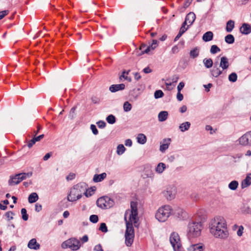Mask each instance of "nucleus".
I'll use <instances>...</instances> for the list:
<instances>
[{"label":"nucleus","mask_w":251,"mask_h":251,"mask_svg":"<svg viewBox=\"0 0 251 251\" xmlns=\"http://www.w3.org/2000/svg\"><path fill=\"white\" fill-rule=\"evenodd\" d=\"M210 232L215 238L225 239L228 236L226 222L222 216L212 219L209 225Z\"/></svg>","instance_id":"f257e3e1"},{"label":"nucleus","mask_w":251,"mask_h":251,"mask_svg":"<svg viewBox=\"0 0 251 251\" xmlns=\"http://www.w3.org/2000/svg\"><path fill=\"white\" fill-rule=\"evenodd\" d=\"M137 215V203L131 201L130 203V209L126 210L124 216V219L126 224L125 235H134L133 224H136Z\"/></svg>","instance_id":"f03ea898"},{"label":"nucleus","mask_w":251,"mask_h":251,"mask_svg":"<svg viewBox=\"0 0 251 251\" xmlns=\"http://www.w3.org/2000/svg\"><path fill=\"white\" fill-rule=\"evenodd\" d=\"M87 185L85 182H80L75 185L71 189L70 194L67 197L69 201H75L80 199L82 194H84L86 197H89L92 196V194H88V191H86Z\"/></svg>","instance_id":"7ed1b4c3"},{"label":"nucleus","mask_w":251,"mask_h":251,"mask_svg":"<svg viewBox=\"0 0 251 251\" xmlns=\"http://www.w3.org/2000/svg\"><path fill=\"white\" fill-rule=\"evenodd\" d=\"M202 228L201 222H191L188 226L187 235L189 238H195L201 235Z\"/></svg>","instance_id":"20e7f679"},{"label":"nucleus","mask_w":251,"mask_h":251,"mask_svg":"<svg viewBox=\"0 0 251 251\" xmlns=\"http://www.w3.org/2000/svg\"><path fill=\"white\" fill-rule=\"evenodd\" d=\"M172 214H173V210L171 207L169 205H166L158 209L155 214V218L159 222H164Z\"/></svg>","instance_id":"39448f33"},{"label":"nucleus","mask_w":251,"mask_h":251,"mask_svg":"<svg viewBox=\"0 0 251 251\" xmlns=\"http://www.w3.org/2000/svg\"><path fill=\"white\" fill-rule=\"evenodd\" d=\"M80 246V241L75 238L69 239L63 242L61 244V247L63 249L70 248L74 251H77Z\"/></svg>","instance_id":"423d86ee"},{"label":"nucleus","mask_w":251,"mask_h":251,"mask_svg":"<svg viewBox=\"0 0 251 251\" xmlns=\"http://www.w3.org/2000/svg\"><path fill=\"white\" fill-rule=\"evenodd\" d=\"M32 175V172L23 173L15 175L13 176H10V179L8 181L9 185H15L19 184L22 181L27 178H29Z\"/></svg>","instance_id":"0eeeda50"},{"label":"nucleus","mask_w":251,"mask_h":251,"mask_svg":"<svg viewBox=\"0 0 251 251\" xmlns=\"http://www.w3.org/2000/svg\"><path fill=\"white\" fill-rule=\"evenodd\" d=\"M170 242L174 251H182V246L178 234L173 232L170 236Z\"/></svg>","instance_id":"6e6552de"},{"label":"nucleus","mask_w":251,"mask_h":251,"mask_svg":"<svg viewBox=\"0 0 251 251\" xmlns=\"http://www.w3.org/2000/svg\"><path fill=\"white\" fill-rule=\"evenodd\" d=\"M114 204V201L108 197L100 198L97 201V204L98 207L108 209L111 207Z\"/></svg>","instance_id":"1a4fd4ad"},{"label":"nucleus","mask_w":251,"mask_h":251,"mask_svg":"<svg viewBox=\"0 0 251 251\" xmlns=\"http://www.w3.org/2000/svg\"><path fill=\"white\" fill-rule=\"evenodd\" d=\"M176 188L174 185H169L163 192V194L168 200H172L175 198Z\"/></svg>","instance_id":"9d476101"},{"label":"nucleus","mask_w":251,"mask_h":251,"mask_svg":"<svg viewBox=\"0 0 251 251\" xmlns=\"http://www.w3.org/2000/svg\"><path fill=\"white\" fill-rule=\"evenodd\" d=\"M173 214L180 220H184L187 217V213L180 208H177L173 211Z\"/></svg>","instance_id":"9b49d317"},{"label":"nucleus","mask_w":251,"mask_h":251,"mask_svg":"<svg viewBox=\"0 0 251 251\" xmlns=\"http://www.w3.org/2000/svg\"><path fill=\"white\" fill-rule=\"evenodd\" d=\"M218 65V62H215L213 68L210 70L211 75L213 77H218L223 73V70H221Z\"/></svg>","instance_id":"f8f14e48"},{"label":"nucleus","mask_w":251,"mask_h":251,"mask_svg":"<svg viewBox=\"0 0 251 251\" xmlns=\"http://www.w3.org/2000/svg\"><path fill=\"white\" fill-rule=\"evenodd\" d=\"M171 139L166 138L163 139L162 142L161 143L160 146L159 150L162 152H164L166 150L169 148V145L170 144Z\"/></svg>","instance_id":"ddd939ff"},{"label":"nucleus","mask_w":251,"mask_h":251,"mask_svg":"<svg viewBox=\"0 0 251 251\" xmlns=\"http://www.w3.org/2000/svg\"><path fill=\"white\" fill-rule=\"evenodd\" d=\"M125 88V85L123 83L113 84L109 87V90L112 93H115L120 90H123Z\"/></svg>","instance_id":"4468645a"},{"label":"nucleus","mask_w":251,"mask_h":251,"mask_svg":"<svg viewBox=\"0 0 251 251\" xmlns=\"http://www.w3.org/2000/svg\"><path fill=\"white\" fill-rule=\"evenodd\" d=\"M27 246L29 249L35 250H39L40 247V244L37 242L36 239L35 238H33L29 241Z\"/></svg>","instance_id":"2eb2a0df"},{"label":"nucleus","mask_w":251,"mask_h":251,"mask_svg":"<svg viewBox=\"0 0 251 251\" xmlns=\"http://www.w3.org/2000/svg\"><path fill=\"white\" fill-rule=\"evenodd\" d=\"M228 59L226 56H223L221 58L220 67L222 68V70H226L229 67Z\"/></svg>","instance_id":"dca6fc26"},{"label":"nucleus","mask_w":251,"mask_h":251,"mask_svg":"<svg viewBox=\"0 0 251 251\" xmlns=\"http://www.w3.org/2000/svg\"><path fill=\"white\" fill-rule=\"evenodd\" d=\"M204 246L202 244H197L191 245L188 249V251H202Z\"/></svg>","instance_id":"f3484780"},{"label":"nucleus","mask_w":251,"mask_h":251,"mask_svg":"<svg viewBox=\"0 0 251 251\" xmlns=\"http://www.w3.org/2000/svg\"><path fill=\"white\" fill-rule=\"evenodd\" d=\"M240 31L243 34L248 35L251 32V26L249 24L244 23L240 28Z\"/></svg>","instance_id":"a211bd4d"},{"label":"nucleus","mask_w":251,"mask_h":251,"mask_svg":"<svg viewBox=\"0 0 251 251\" xmlns=\"http://www.w3.org/2000/svg\"><path fill=\"white\" fill-rule=\"evenodd\" d=\"M251 184V174L247 175L246 178L242 181L241 188L242 189L249 187Z\"/></svg>","instance_id":"6ab92c4d"},{"label":"nucleus","mask_w":251,"mask_h":251,"mask_svg":"<svg viewBox=\"0 0 251 251\" xmlns=\"http://www.w3.org/2000/svg\"><path fill=\"white\" fill-rule=\"evenodd\" d=\"M196 19L195 14L193 12L189 13L185 17V20L189 24V26L191 25L194 22Z\"/></svg>","instance_id":"aec40b11"},{"label":"nucleus","mask_w":251,"mask_h":251,"mask_svg":"<svg viewBox=\"0 0 251 251\" xmlns=\"http://www.w3.org/2000/svg\"><path fill=\"white\" fill-rule=\"evenodd\" d=\"M106 176L107 175L105 173H103L100 175L96 174L94 176L93 180L95 182H100L106 178Z\"/></svg>","instance_id":"412c9836"},{"label":"nucleus","mask_w":251,"mask_h":251,"mask_svg":"<svg viewBox=\"0 0 251 251\" xmlns=\"http://www.w3.org/2000/svg\"><path fill=\"white\" fill-rule=\"evenodd\" d=\"M213 38V33L212 31H207L205 32L202 36V40L204 42H209L211 41Z\"/></svg>","instance_id":"4be33fe9"},{"label":"nucleus","mask_w":251,"mask_h":251,"mask_svg":"<svg viewBox=\"0 0 251 251\" xmlns=\"http://www.w3.org/2000/svg\"><path fill=\"white\" fill-rule=\"evenodd\" d=\"M134 235H125V243L127 247H130L133 242Z\"/></svg>","instance_id":"5701e85b"},{"label":"nucleus","mask_w":251,"mask_h":251,"mask_svg":"<svg viewBox=\"0 0 251 251\" xmlns=\"http://www.w3.org/2000/svg\"><path fill=\"white\" fill-rule=\"evenodd\" d=\"M190 126L191 124L190 122H186L180 125L179 126V129L181 132H184L189 129Z\"/></svg>","instance_id":"b1692460"},{"label":"nucleus","mask_w":251,"mask_h":251,"mask_svg":"<svg viewBox=\"0 0 251 251\" xmlns=\"http://www.w3.org/2000/svg\"><path fill=\"white\" fill-rule=\"evenodd\" d=\"M200 48L197 47H195L194 49L190 50V57L194 59L196 57H197L200 53Z\"/></svg>","instance_id":"393cba45"},{"label":"nucleus","mask_w":251,"mask_h":251,"mask_svg":"<svg viewBox=\"0 0 251 251\" xmlns=\"http://www.w3.org/2000/svg\"><path fill=\"white\" fill-rule=\"evenodd\" d=\"M166 169V165L164 163H159L155 168V171L158 174H162Z\"/></svg>","instance_id":"a878e982"},{"label":"nucleus","mask_w":251,"mask_h":251,"mask_svg":"<svg viewBox=\"0 0 251 251\" xmlns=\"http://www.w3.org/2000/svg\"><path fill=\"white\" fill-rule=\"evenodd\" d=\"M168 115V112L166 111H163L160 112L158 114V120L160 122H163V121H165L167 119Z\"/></svg>","instance_id":"bb28decb"},{"label":"nucleus","mask_w":251,"mask_h":251,"mask_svg":"<svg viewBox=\"0 0 251 251\" xmlns=\"http://www.w3.org/2000/svg\"><path fill=\"white\" fill-rule=\"evenodd\" d=\"M203 63L204 66L207 68H210L213 65V60L211 58H204L203 60Z\"/></svg>","instance_id":"cd10ccee"},{"label":"nucleus","mask_w":251,"mask_h":251,"mask_svg":"<svg viewBox=\"0 0 251 251\" xmlns=\"http://www.w3.org/2000/svg\"><path fill=\"white\" fill-rule=\"evenodd\" d=\"M38 199V196L36 193H32L28 196V200L29 203L36 202Z\"/></svg>","instance_id":"c85d7f7f"},{"label":"nucleus","mask_w":251,"mask_h":251,"mask_svg":"<svg viewBox=\"0 0 251 251\" xmlns=\"http://www.w3.org/2000/svg\"><path fill=\"white\" fill-rule=\"evenodd\" d=\"M241 211L243 214H249L251 213V209L247 204H244L241 207Z\"/></svg>","instance_id":"c756f323"},{"label":"nucleus","mask_w":251,"mask_h":251,"mask_svg":"<svg viewBox=\"0 0 251 251\" xmlns=\"http://www.w3.org/2000/svg\"><path fill=\"white\" fill-rule=\"evenodd\" d=\"M234 27V22L233 20H229L226 23V30L228 32L232 31Z\"/></svg>","instance_id":"7c9ffc66"},{"label":"nucleus","mask_w":251,"mask_h":251,"mask_svg":"<svg viewBox=\"0 0 251 251\" xmlns=\"http://www.w3.org/2000/svg\"><path fill=\"white\" fill-rule=\"evenodd\" d=\"M137 142L141 144H144L147 141L146 136L142 133H140L138 135L137 137Z\"/></svg>","instance_id":"2f4dec72"},{"label":"nucleus","mask_w":251,"mask_h":251,"mask_svg":"<svg viewBox=\"0 0 251 251\" xmlns=\"http://www.w3.org/2000/svg\"><path fill=\"white\" fill-rule=\"evenodd\" d=\"M246 134H245L242 137H241L239 139V143L241 145L246 146L249 145V141H248V138L246 137Z\"/></svg>","instance_id":"473e14b6"},{"label":"nucleus","mask_w":251,"mask_h":251,"mask_svg":"<svg viewBox=\"0 0 251 251\" xmlns=\"http://www.w3.org/2000/svg\"><path fill=\"white\" fill-rule=\"evenodd\" d=\"M234 37L232 34H228L225 37V41L228 44H233L234 42Z\"/></svg>","instance_id":"72a5a7b5"},{"label":"nucleus","mask_w":251,"mask_h":251,"mask_svg":"<svg viewBox=\"0 0 251 251\" xmlns=\"http://www.w3.org/2000/svg\"><path fill=\"white\" fill-rule=\"evenodd\" d=\"M238 182L236 180H233L228 184V187L232 190H235L238 186Z\"/></svg>","instance_id":"f704fd0d"},{"label":"nucleus","mask_w":251,"mask_h":251,"mask_svg":"<svg viewBox=\"0 0 251 251\" xmlns=\"http://www.w3.org/2000/svg\"><path fill=\"white\" fill-rule=\"evenodd\" d=\"M237 227H238V230H237V234L238 236L240 237L243 235L244 228L243 226H238L237 225H235L233 226V229H235V228Z\"/></svg>","instance_id":"c9c22d12"},{"label":"nucleus","mask_w":251,"mask_h":251,"mask_svg":"<svg viewBox=\"0 0 251 251\" xmlns=\"http://www.w3.org/2000/svg\"><path fill=\"white\" fill-rule=\"evenodd\" d=\"M126 148L123 145H119L117 148V153L119 155L122 154L125 151Z\"/></svg>","instance_id":"e433bc0d"},{"label":"nucleus","mask_w":251,"mask_h":251,"mask_svg":"<svg viewBox=\"0 0 251 251\" xmlns=\"http://www.w3.org/2000/svg\"><path fill=\"white\" fill-rule=\"evenodd\" d=\"M132 105L128 101L125 102L123 105V108L125 112H128L130 111Z\"/></svg>","instance_id":"4c0bfd02"},{"label":"nucleus","mask_w":251,"mask_h":251,"mask_svg":"<svg viewBox=\"0 0 251 251\" xmlns=\"http://www.w3.org/2000/svg\"><path fill=\"white\" fill-rule=\"evenodd\" d=\"M106 121L109 124H113L116 122V118L114 115L111 114L107 117Z\"/></svg>","instance_id":"58836bf2"},{"label":"nucleus","mask_w":251,"mask_h":251,"mask_svg":"<svg viewBox=\"0 0 251 251\" xmlns=\"http://www.w3.org/2000/svg\"><path fill=\"white\" fill-rule=\"evenodd\" d=\"M237 79V75L235 73H232L228 76V80L232 82H235Z\"/></svg>","instance_id":"ea45409f"},{"label":"nucleus","mask_w":251,"mask_h":251,"mask_svg":"<svg viewBox=\"0 0 251 251\" xmlns=\"http://www.w3.org/2000/svg\"><path fill=\"white\" fill-rule=\"evenodd\" d=\"M221 50L220 49L217 45H212L211 47L210 52L212 54H215Z\"/></svg>","instance_id":"a19ab883"},{"label":"nucleus","mask_w":251,"mask_h":251,"mask_svg":"<svg viewBox=\"0 0 251 251\" xmlns=\"http://www.w3.org/2000/svg\"><path fill=\"white\" fill-rule=\"evenodd\" d=\"M21 214L22 215V219L23 220L26 221L28 220V215L26 213V210L25 208H22L21 209Z\"/></svg>","instance_id":"79ce46f5"},{"label":"nucleus","mask_w":251,"mask_h":251,"mask_svg":"<svg viewBox=\"0 0 251 251\" xmlns=\"http://www.w3.org/2000/svg\"><path fill=\"white\" fill-rule=\"evenodd\" d=\"M140 50H141L142 53H148L150 51V47L146 48L145 45H142L141 46Z\"/></svg>","instance_id":"37998d69"},{"label":"nucleus","mask_w":251,"mask_h":251,"mask_svg":"<svg viewBox=\"0 0 251 251\" xmlns=\"http://www.w3.org/2000/svg\"><path fill=\"white\" fill-rule=\"evenodd\" d=\"M155 99L162 98L164 96V93L161 90H156L154 94Z\"/></svg>","instance_id":"c03bdc74"},{"label":"nucleus","mask_w":251,"mask_h":251,"mask_svg":"<svg viewBox=\"0 0 251 251\" xmlns=\"http://www.w3.org/2000/svg\"><path fill=\"white\" fill-rule=\"evenodd\" d=\"M89 219L92 223H96L99 220V218L97 215H92L90 216Z\"/></svg>","instance_id":"a18cd8bd"},{"label":"nucleus","mask_w":251,"mask_h":251,"mask_svg":"<svg viewBox=\"0 0 251 251\" xmlns=\"http://www.w3.org/2000/svg\"><path fill=\"white\" fill-rule=\"evenodd\" d=\"M99 229L103 232H106L108 230L106 225L104 223L100 224Z\"/></svg>","instance_id":"49530a36"},{"label":"nucleus","mask_w":251,"mask_h":251,"mask_svg":"<svg viewBox=\"0 0 251 251\" xmlns=\"http://www.w3.org/2000/svg\"><path fill=\"white\" fill-rule=\"evenodd\" d=\"M90 128L94 135H97L98 134V130L95 125H91Z\"/></svg>","instance_id":"de8ad7c7"},{"label":"nucleus","mask_w":251,"mask_h":251,"mask_svg":"<svg viewBox=\"0 0 251 251\" xmlns=\"http://www.w3.org/2000/svg\"><path fill=\"white\" fill-rule=\"evenodd\" d=\"M75 107H73L71 109L69 113V117H70V118L72 119L74 118V115H75Z\"/></svg>","instance_id":"09e8293b"},{"label":"nucleus","mask_w":251,"mask_h":251,"mask_svg":"<svg viewBox=\"0 0 251 251\" xmlns=\"http://www.w3.org/2000/svg\"><path fill=\"white\" fill-rule=\"evenodd\" d=\"M98 127L100 128H104L106 126V123L103 121H100L97 123Z\"/></svg>","instance_id":"8fccbe9b"},{"label":"nucleus","mask_w":251,"mask_h":251,"mask_svg":"<svg viewBox=\"0 0 251 251\" xmlns=\"http://www.w3.org/2000/svg\"><path fill=\"white\" fill-rule=\"evenodd\" d=\"M158 41L157 40H153L152 44L150 46V49L151 48L152 50H154L158 46Z\"/></svg>","instance_id":"3c124183"},{"label":"nucleus","mask_w":251,"mask_h":251,"mask_svg":"<svg viewBox=\"0 0 251 251\" xmlns=\"http://www.w3.org/2000/svg\"><path fill=\"white\" fill-rule=\"evenodd\" d=\"M91 100H92V102L95 104H98L100 101V99L96 96L92 97L91 98Z\"/></svg>","instance_id":"603ef678"},{"label":"nucleus","mask_w":251,"mask_h":251,"mask_svg":"<svg viewBox=\"0 0 251 251\" xmlns=\"http://www.w3.org/2000/svg\"><path fill=\"white\" fill-rule=\"evenodd\" d=\"M14 215L13 212H12L11 211H8L5 213V216L8 218V220H11L13 219V217L12 216V215Z\"/></svg>","instance_id":"864d4df0"},{"label":"nucleus","mask_w":251,"mask_h":251,"mask_svg":"<svg viewBox=\"0 0 251 251\" xmlns=\"http://www.w3.org/2000/svg\"><path fill=\"white\" fill-rule=\"evenodd\" d=\"M9 13L8 10H3L0 12V20L3 19Z\"/></svg>","instance_id":"5fc2aeb1"},{"label":"nucleus","mask_w":251,"mask_h":251,"mask_svg":"<svg viewBox=\"0 0 251 251\" xmlns=\"http://www.w3.org/2000/svg\"><path fill=\"white\" fill-rule=\"evenodd\" d=\"M129 72V71H128L127 72H126L125 71L123 72V75H121V77H124L125 79L128 80V81H131V78L130 77H128L127 76L125 75V74H126V75H128Z\"/></svg>","instance_id":"6e6d98bb"},{"label":"nucleus","mask_w":251,"mask_h":251,"mask_svg":"<svg viewBox=\"0 0 251 251\" xmlns=\"http://www.w3.org/2000/svg\"><path fill=\"white\" fill-rule=\"evenodd\" d=\"M192 0H186L185 2L184 3L183 8L185 9L187 7H188L190 4L191 3Z\"/></svg>","instance_id":"4d7b16f0"},{"label":"nucleus","mask_w":251,"mask_h":251,"mask_svg":"<svg viewBox=\"0 0 251 251\" xmlns=\"http://www.w3.org/2000/svg\"><path fill=\"white\" fill-rule=\"evenodd\" d=\"M95 251H103L100 244H98L94 247Z\"/></svg>","instance_id":"13d9d810"},{"label":"nucleus","mask_w":251,"mask_h":251,"mask_svg":"<svg viewBox=\"0 0 251 251\" xmlns=\"http://www.w3.org/2000/svg\"><path fill=\"white\" fill-rule=\"evenodd\" d=\"M35 210L37 212H39L41 210H42V205L41 204L38 203H37L36 204H35Z\"/></svg>","instance_id":"bf43d9fd"},{"label":"nucleus","mask_w":251,"mask_h":251,"mask_svg":"<svg viewBox=\"0 0 251 251\" xmlns=\"http://www.w3.org/2000/svg\"><path fill=\"white\" fill-rule=\"evenodd\" d=\"M176 97L178 101H181L183 99V96L180 91H178Z\"/></svg>","instance_id":"052dcab7"},{"label":"nucleus","mask_w":251,"mask_h":251,"mask_svg":"<svg viewBox=\"0 0 251 251\" xmlns=\"http://www.w3.org/2000/svg\"><path fill=\"white\" fill-rule=\"evenodd\" d=\"M36 142L35 141V140H34V139L33 138L31 140H30L28 144H27V146L28 147V148H31L33 145L36 143Z\"/></svg>","instance_id":"680f3d73"},{"label":"nucleus","mask_w":251,"mask_h":251,"mask_svg":"<svg viewBox=\"0 0 251 251\" xmlns=\"http://www.w3.org/2000/svg\"><path fill=\"white\" fill-rule=\"evenodd\" d=\"M184 86V83L183 82H181L179 83L177 87V91H180L183 89Z\"/></svg>","instance_id":"e2e57ef3"},{"label":"nucleus","mask_w":251,"mask_h":251,"mask_svg":"<svg viewBox=\"0 0 251 251\" xmlns=\"http://www.w3.org/2000/svg\"><path fill=\"white\" fill-rule=\"evenodd\" d=\"M189 27V25H187V27H183V26H181V27H180V28L179 29V32L183 34L188 29Z\"/></svg>","instance_id":"0e129e2a"},{"label":"nucleus","mask_w":251,"mask_h":251,"mask_svg":"<svg viewBox=\"0 0 251 251\" xmlns=\"http://www.w3.org/2000/svg\"><path fill=\"white\" fill-rule=\"evenodd\" d=\"M75 177V175L73 173H71L66 177V179L67 180H70L73 179Z\"/></svg>","instance_id":"69168bd1"},{"label":"nucleus","mask_w":251,"mask_h":251,"mask_svg":"<svg viewBox=\"0 0 251 251\" xmlns=\"http://www.w3.org/2000/svg\"><path fill=\"white\" fill-rule=\"evenodd\" d=\"M52 154V152H49L48 153H47L43 157V160L44 161H46L47 160H48L51 156Z\"/></svg>","instance_id":"338daca9"},{"label":"nucleus","mask_w":251,"mask_h":251,"mask_svg":"<svg viewBox=\"0 0 251 251\" xmlns=\"http://www.w3.org/2000/svg\"><path fill=\"white\" fill-rule=\"evenodd\" d=\"M246 137L248 138V141H249V145H251V135L250 132H249L245 134Z\"/></svg>","instance_id":"774afa93"}]
</instances>
